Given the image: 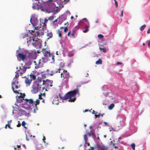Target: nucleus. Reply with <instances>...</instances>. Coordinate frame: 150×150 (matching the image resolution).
<instances>
[{
  "instance_id": "1",
  "label": "nucleus",
  "mask_w": 150,
  "mask_h": 150,
  "mask_svg": "<svg viewBox=\"0 0 150 150\" xmlns=\"http://www.w3.org/2000/svg\"><path fill=\"white\" fill-rule=\"evenodd\" d=\"M78 92V89L72 91L68 92L64 97H61V99L62 100H67L69 99L68 101L70 102H74L76 99L74 97L75 94Z\"/></svg>"
},
{
  "instance_id": "2",
  "label": "nucleus",
  "mask_w": 150,
  "mask_h": 150,
  "mask_svg": "<svg viewBox=\"0 0 150 150\" xmlns=\"http://www.w3.org/2000/svg\"><path fill=\"white\" fill-rule=\"evenodd\" d=\"M70 77V74L67 70H64L63 72L61 73V77L63 79H65L64 81L65 83H68V79Z\"/></svg>"
},
{
  "instance_id": "3",
  "label": "nucleus",
  "mask_w": 150,
  "mask_h": 150,
  "mask_svg": "<svg viewBox=\"0 0 150 150\" xmlns=\"http://www.w3.org/2000/svg\"><path fill=\"white\" fill-rule=\"evenodd\" d=\"M14 81L12 83V88L13 92L16 94L18 93V91L14 90V85H18V81L17 79H13Z\"/></svg>"
},
{
  "instance_id": "4",
  "label": "nucleus",
  "mask_w": 150,
  "mask_h": 150,
  "mask_svg": "<svg viewBox=\"0 0 150 150\" xmlns=\"http://www.w3.org/2000/svg\"><path fill=\"white\" fill-rule=\"evenodd\" d=\"M39 84L34 85L33 86V89L31 91V92L32 93L35 94L38 92L39 90Z\"/></svg>"
},
{
  "instance_id": "5",
  "label": "nucleus",
  "mask_w": 150,
  "mask_h": 150,
  "mask_svg": "<svg viewBox=\"0 0 150 150\" xmlns=\"http://www.w3.org/2000/svg\"><path fill=\"white\" fill-rule=\"evenodd\" d=\"M41 60H40L37 62L35 61H34L33 63L35 65V68L38 69L42 67V64L41 62Z\"/></svg>"
},
{
  "instance_id": "6",
  "label": "nucleus",
  "mask_w": 150,
  "mask_h": 150,
  "mask_svg": "<svg viewBox=\"0 0 150 150\" xmlns=\"http://www.w3.org/2000/svg\"><path fill=\"white\" fill-rule=\"evenodd\" d=\"M52 81L50 80L47 79L46 81L43 80L42 85H46L48 86H52Z\"/></svg>"
},
{
  "instance_id": "7",
  "label": "nucleus",
  "mask_w": 150,
  "mask_h": 150,
  "mask_svg": "<svg viewBox=\"0 0 150 150\" xmlns=\"http://www.w3.org/2000/svg\"><path fill=\"white\" fill-rule=\"evenodd\" d=\"M56 0H50L47 1L45 4L46 5H47L49 7H50V6H53L54 5V4L53 2H54L56 1Z\"/></svg>"
},
{
  "instance_id": "8",
  "label": "nucleus",
  "mask_w": 150,
  "mask_h": 150,
  "mask_svg": "<svg viewBox=\"0 0 150 150\" xmlns=\"http://www.w3.org/2000/svg\"><path fill=\"white\" fill-rule=\"evenodd\" d=\"M36 54L35 53H30L29 54L28 58L30 59H35L36 58Z\"/></svg>"
},
{
  "instance_id": "9",
  "label": "nucleus",
  "mask_w": 150,
  "mask_h": 150,
  "mask_svg": "<svg viewBox=\"0 0 150 150\" xmlns=\"http://www.w3.org/2000/svg\"><path fill=\"white\" fill-rule=\"evenodd\" d=\"M32 79L29 77L26 78L25 79V82L27 86H29L31 83Z\"/></svg>"
},
{
  "instance_id": "10",
  "label": "nucleus",
  "mask_w": 150,
  "mask_h": 150,
  "mask_svg": "<svg viewBox=\"0 0 150 150\" xmlns=\"http://www.w3.org/2000/svg\"><path fill=\"white\" fill-rule=\"evenodd\" d=\"M42 52L45 57H49L51 54L49 52L47 51L45 49H43Z\"/></svg>"
},
{
  "instance_id": "11",
  "label": "nucleus",
  "mask_w": 150,
  "mask_h": 150,
  "mask_svg": "<svg viewBox=\"0 0 150 150\" xmlns=\"http://www.w3.org/2000/svg\"><path fill=\"white\" fill-rule=\"evenodd\" d=\"M17 57H18L22 60L23 61L25 58L26 55L25 54H22V53H19L18 54Z\"/></svg>"
},
{
  "instance_id": "12",
  "label": "nucleus",
  "mask_w": 150,
  "mask_h": 150,
  "mask_svg": "<svg viewBox=\"0 0 150 150\" xmlns=\"http://www.w3.org/2000/svg\"><path fill=\"white\" fill-rule=\"evenodd\" d=\"M33 38V36L32 37H30L27 38V43L28 46L31 45L32 41Z\"/></svg>"
},
{
  "instance_id": "13",
  "label": "nucleus",
  "mask_w": 150,
  "mask_h": 150,
  "mask_svg": "<svg viewBox=\"0 0 150 150\" xmlns=\"http://www.w3.org/2000/svg\"><path fill=\"white\" fill-rule=\"evenodd\" d=\"M38 43V42L37 40H35L33 38V39H32V41L31 45H32L35 47H36V44H37Z\"/></svg>"
},
{
  "instance_id": "14",
  "label": "nucleus",
  "mask_w": 150,
  "mask_h": 150,
  "mask_svg": "<svg viewBox=\"0 0 150 150\" xmlns=\"http://www.w3.org/2000/svg\"><path fill=\"white\" fill-rule=\"evenodd\" d=\"M35 108L34 109L35 110H37L38 108H37V105H39L40 103V100L38 99H37L36 101L35 102Z\"/></svg>"
},
{
  "instance_id": "15",
  "label": "nucleus",
  "mask_w": 150,
  "mask_h": 150,
  "mask_svg": "<svg viewBox=\"0 0 150 150\" xmlns=\"http://www.w3.org/2000/svg\"><path fill=\"white\" fill-rule=\"evenodd\" d=\"M32 32L33 33L32 34V35H35V36H38L39 35V33L38 32V31H36L35 33V30H32Z\"/></svg>"
},
{
  "instance_id": "16",
  "label": "nucleus",
  "mask_w": 150,
  "mask_h": 150,
  "mask_svg": "<svg viewBox=\"0 0 150 150\" xmlns=\"http://www.w3.org/2000/svg\"><path fill=\"white\" fill-rule=\"evenodd\" d=\"M20 70H18L16 72V74L15 76V77L14 78V79H15V78H18L19 76V74L20 73L21 74H22V72H21L20 71Z\"/></svg>"
},
{
  "instance_id": "17",
  "label": "nucleus",
  "mask_w": 150,
  "mask_h": 150,
  "mask_svg": "<svg viewBox=\"0 0 150 150\" xmlns=\"http://www.w3.org/2000/svg\"><path fill=\"white\" fill-rule=\"evenodd\" d=\"M47 72L48 73V74L50 75V76L53 75L55 73V71L54 70L50 71V70H47Z\"/></svg>"
},
{
  "instance_id": "18",
  "label": "nucleus",
  "mask_w": 150,
  "mask_h": 150,
  "mask_svg": "<svg viewBox=\"0 0 150 150\" xmlns=\"http://www.w3.org/2000/svg\"><path fill=\"white\" fill-rule=\"evenodd\" d=\"M47 35L49 37V38H48V39L49 38H51L53 36V34L52 32L51 31H47Z\"/></svg>"
},
{
  "instance_id": "19",
  "label": "nucleus",
  "mask_w": 150,
  "mask_h": 150,
  "mask_svg": "<svg viewBox=\"0 0 150 150\" xmlns=\"http://www.w3.org/2000/svg\"><path fill=\"white\" fill-rule=\"evenodd\" d=\"M48 19L45 18L44 20V23H43V28H45L46 26V23H47ZM44 34V30H43V34Z\"/></svg>"
},
{
  "instance_id": "20",
  "label": "nucleus",
  "mask_w": 150,
  "mask_h": 150,
  "mask_svg": "<svg viewBox=\"0 0 150 150\" xmlns=\"http://www.w3.org/2000/svg\"><path fill=\"white\" fill-rule=\"evenodd\" d=\"M88 25H86L85 26V30H83V33H86L89 30V23H88Z\"/></svg>"
},
{
  "instance_id": "21",
  "label": "nucleus",
  "mask_w": 150,
  "mask_h": 150,
  "mask_svg": "<svg viewBox=\"0 0 150 150\" xmlns=\"http://www.w3.org/2000/svg\"><path fill=\"white\" fill-rule=\"evenodd\" d=\"M99 49L100 50L102 51L104 53L105 52L107 51L106 48L102 46L99 47Z\"/></svg>"
},
{
  "instance_id": "22",
  "label": "nucleus",
  "mask_w": 150,
  "mask_h": 150,
  "mask_svg": "<svg viewBox=\"0 0 150 150\" xmlns=\"http://www.w3.org/2000/svg\"><path fill=\"white\" fill-rule=\"evenodd\" d=\"M102 63V61L101 59H99L98 61H96V64H101Z\"/></svg>"
},
{
  "instance_id": "23",
  "label": "nucleus",
  "mask_w": 150,
  "mask_h": 150,
  "mask_svg": "<svg viewBox=\"0 0 150 150\" xmlns=\"http://www.w3.org/2000/svg\"><path fill=\"white\" fill-rule=\"evenodd\" d=\"M57 19H55L54 21H52V24L53 26H56L57 25Z\"/></svg>"
},
{
  "instance_id": "24",
  "label": "nucleus",
  "mask_w": 150,
  "mask_h": 150,
  "mask_svg": "<svg viewBox=\"0 0 150 150\" xmlns=\"http://www.w3.org/2000/svg\"><path fill=\"white\" fill-rule=\"evenodd\" d=\"M30 77L29 78L32 79V80H35L36 79V76L34 75L31 74L30 75Z\"/></svg>"
},
{
  "instance_id": "25",
  "label": "nucleus",
  "mask_w": 150,
  "mask_h": 150,
  "mask_svg": "<svg viewBox=\"0 0 150 150\" xmlns=\"http://www.w3.org/2000/svg\"><path fill=\"white\" fill-rule=\"evenodd\" d=\"M84 139L85 140V142H86L88 141V137L87 134H85L83 136Z\"/></svg>"
},
{
  "instance_id": "26",
  "label": "nucleus",
  "mask_w": 150,
  "mask_h": 150,
  "mask_svg": "<svg viewBox=\"0 0 150 150\" xmlns=\"http://www.w3.org/2000/svg\"><path fill=\"white\" fill-rule=\"evenodd\" d=\"M115 105L113 103H111L108 107V108L110 110L112 109L114 107Z\"/></svg>"
},
{
  "instance_id": "27",
  "label": "nucleus",
  "mask_w": 150,
  "mask_h": 150,
  "mask_svg": "<svg viewBox=\"0 0 150 150\" xmlns=\"http://www.w3.org/2000/svg\"><path fill=\"white\" fill-rule=\"evenodd\" d=\"M104 115V113H103V114H101L100 113H99L98 115H95V117L96 118L97 117H100V116H101V117H103V115Z\"/></svg>"
},
{
  "instance_id": "28",
  "label": "nucleus",
  "mask_w": 150,
  "mask_h": 150,
  "mask_svg": "<svg viewBox=\"0 0 150 150\" xmlns=\"http://www.w3.org/2000/svg\"><path fill=\"white\" fill-rule=\"evenodd\" d=\"M43 11L46 13H50V11L48 10V8H43Z\"/></svg>"
},
{
  "instance_id": "29",
  "label": "nucleus",
  "mask_w": 150,
  "mask_h": 150,
  "mask_svg": "<svg viewBox=\"0 0 150 150\" xmlns=\"http://www.w3.org/2000/svg\"><path fill=\"white\" fill-rule=\"evenodd\" d=\"M62 31L59 30H58L57 33L58 34L59 36V37H61L62 36Z\"/></svg>"
},
{
  "instance_id": "30",
  "label": "nucleus",
  "mask_w": 150,
  "mask_h": 150,
  "mask_svg": "<svg viewBox=\"0 0 150 150\" xmlns=\"http://www.w3.org/2000/svg\"><path fill=\"white\" fill-rule=\"evenodd\" d=\"M146 26V25L145 24H144L140 28V30L141 31L143 30L145 28Z\"/></svg>"
},
{
  "instance_id": "31",
  "label": "nucleus",
  "mask_w": 150,
  "mask_h": 150,
  "mask_svg": "<svg viewBox=\"0 0 150 150\" xmlns=\"http://www.w3.org/2000/svg\"><path fill=\"white\" fill-rule=\"evenodd\" d=\"M86 133L87 134L89 137H91V136H94V134L93 133L86 132Z\"/></svg>"
},
{
  "instance_id": "32",
  "label": "nucleus",
  "mask_w": 150,
  "mask_h": 150,
  "mask_svg": "<svg viewBox=\"0 0 150 150\" xmlns=\"http://www.w3.org/2000/svg\"><path fill=\"white\" fill-rule=\"evenodd\" d=\"M131 146L133 150H135V144L134 143H132L131 145Z\"/></svg>"
},
{
  "instance_id": "33",
  "label": "nucleus",
  "mask_w": 150,
  "mask_h": 150,
  "mask_svg": "<svg viewBox=\"0 0 150 150\" xmlns=\"http://www.w3.org/2000/svg\"><path fill=\"white\" fill-rule=\"evenodd\" d=\"M28 102L30 104H32V105H33V100L32 99H29L28 100Z\"/></svg>"
},
{
  "instance_id": "34",
  "label": "nucleus",
  "mask_w": 150,
  "mask_h": 150,
  "mask_svg": "<svg viewBox=\"0 0 150 150\" xmlns=\"http://www.w3.org/2000/svg\"><path fill=\"white\" fill-rule=\"evenodd\" d=\"M61 69L60 68L58 69H56L55 70V73H60V71L61 70Z\"/></svg>"
},
{
  "instance_id": "35",
  "label": "nucleus",
  "mask_w": 150,
  "mask_h": 150,
  "mask_svg": "<svg viewBox=\"0 0 150 150\" xmlns=\"http://www.w3.org/2000/svg\"><path fill=\"white\" fill-rule=\"evenodd\" d=\"M54 18V16H50L48 18V20H50V21H52L53 20Z\"/></svg>"
},
{
  "instance_id": "36",
  "label": "nucleus",
  "mask_w": 150,
  "mask_h": 150,
  "mask_svg": "<svg viewBox=\"0 0 150 150\" xmlns=\"http://www.w3.org/2000/svg\"><path fill=\"white\" fill-rule=\"evenodd\" d=\"M60 66V67L61 68H62L64 66V64L63 63H61L59 65Z\"/></svg>"
},
{
  "instance_id": "37",
  "label": "nucleus",
  "mask_w": 150,
  "mask_h": 150,
  "mask_svg": "<svg viewBox=\"0 0 150 150\" xmlns=\"http://www.w3.org/2000/svg\"><path fill=\"white\" fill-rule=\"evenodd\" d=\"M49 57L52 58V59L53 61L54 62V56L52 54H51Z\"/></svg>"
},
{
  "instance_id": "38",
  "label": "nucleus",
  "mask_w": 150,
  "mask_h": 150,
  "mask_svg": "<svg viewBox=\"0 0 150 150\" xmlns=\"http://www.w3.org/2000/svg\"><path fill=\"white\" fill-rule=\"evenodd\" d=\"M98 37L100 39H102L103 38V36L101 34H99L98 35Z\"/></svg>"
},
{
  "instance_id": "39",
  "label": "nucleus",
  "mask_w": 150,
  "mask_h": 150,
  "mask_svg": "<svg viewBox=\"0 0 150 150\" xmlns=\"http://www.w3.org/2000/svg\"><path fill=\"white\" fill-rule=\"evenodd\" d=\"M25 123L24 121H23L22 122V125L25 128H26V127H25Z\"/></svg>"
},
{
  "instance_id": "40",
  "label": "nucleus",
  "mask_w": 150,
  "mask_h": 150,
  "mask_svg": "<svg viewBox=\"0 0 150 150\" xmlns=\"http://www.w3.org/2000/svg\"><path fill=\"white\" fill-rule=\"evenodd\" d=\"M42 93H41L39 95L38 99H40V100H42V99H43L42 98Z\"/></svg>"
},
{
  "instance_id": "41",
  "label": "nucleus",
  "mask_w": 150,
  "mask_h": 150,
  "mask_svg": "<svg viewBox=\"0 0 150 150\" xmlns=\"http://www.w3.org/2000/svg\"><path fill=\"white\" fill-rule=\"evenodd\" d=\"M23 71L22 73H24L26 71V69H27V67H23Z\"/></svg>"
},
{
  "instance_id": "42",
  "label": "nucleus",
  "mask_w": 150,
  "mask_h": 150,
  "mask_svg": "<svg viewBox=\"0 0 150 150\" xmlns=\"http://www.w3.org/2000/svg\"><path fill=\"white\" fill-rule=\"evenodd\" d=\"M114 1L115 2V6L116 8H117L118 7V3L117 1L116 0H114Z\"/></svg>"
},
{
  "instance_id": "43",
  "label": "nucleus",
  "mask_w": 150,
  "mask_h": 150,
  "mask_svg": "<svg viewBox=\"0 0 150 150\" xmlns=\"http://www.w3.org/2000/svg\"><path fill=\"white\" fill-rule=\"evenodd\" d=\"M64 31L65 33H66L68 30V28L67 27H66L64 28Z\"/></svg>"
},
{
  "instance_id": "44",
  "label": "nucleus",
  "mask_w": 150,
  "mask_h": 150,
  "mask_svg": "<svg viewBox=\"0 0 150 150\" xmlns=\"http://www.w3.org/2000/svg\"><path fill=\"white\" fill-rule=\"evenodd\" d=\"M97 113V112H95V111L94 110H93L92 111V113L93 114H95V115H96V114Z\"/></svg>"
},
{
  "instance_id": "45",
  "label": "nucleus",
  "mask_w": 150,
  "mask_h": 150,
  "mask_svg": "<svg viewBox=\"0 0 150 150\" xmlns=\"http://www.w3.org/2000/svg\"><path fill=\"white\" fill-rule=\"evenodd\" d=\"M147 45H148V47L150 48V40L149 41H148V42Z\"/></svg>"
},
{
  "instance_id": "46",
  "label": "nucleus",
  "mask_w": 150,
  "mask_h": 150,
  "mask_svg": "<svg viewBox=\"0 0 150 150\" xmlns=\"http://www.w3.org/2000/svg\"><path fill=\"white\" fill-rule=\"evenodd\" d=\"M11 121H12V120H11L8 121V125H10V124H11Z\"/></svg>"
},
{
  "instance_id": "47",
  "label": "nucleus",
  "mask_w": 150,
  "mask_h": 150,
  "mask_svg": "<svg viewBox=\"0 0 150 150\" xmlns=\"http://www.w3.org/2000/svg\"><path fill=\"white\" fill-rule=\"evenodd\" d=\"M123 10H122L121 12V14L120 16L121 17H122L123 16Z\"/></svg>"
},
{
  "instance_id": "48",
  "label": "nucleus",
  "mask_w": 150,
  "mask_h": 150,
  "mask_svg": "<svg viewBox=\"0 0 150 150\" xmlns=\"http://www.w3.org/2000/svg\"><path fill=\"white\" fill-rule=\"evenodd\" d=\"M14 87H15L16 88V89H18L19 88L18 85H14Z\"/></svg>"
},
{
  "instance_id": "49",
  "label": "nucleus",
  "mask_w": 150,
  "mask_h": 150,
  "mask_svg": "<svg viewBox=\"0 0 150 150\" xmlns=\"http://www.w3.org/2000/svg\"><path fill=\"white\" fill-rule=\"evenodd\" d=\"M71 35L72 37L74 38L75 37V35H74V33H72Z\"/></svg>"
},
{
  "instance_id": "50",
  "label": "nucleus",
  "mask_w": 150,
  "mask_h": 150,
  "mask_svg": "<svg viewBox=\"0 0 150 150\" xmlns=\"http://www.w3.org/2000/svg\"><path fill=\"white\" fill-rule=\"evenodd\" d=\"M147 33L148 34H149L150 33V28H149L147 30Z\"/></svg>"
},
{
  "instance_id": "51",
  "label": "nucleus",
  "mask_w": 150,
  "mask_h": 150,
  "mask_svg": "<svg viewBox=\"0 0 150 150\" xmlns=\"http://www.w3.org/2000/svg\"><path fill=\"white\" fill-rule=\"evenodd\" d=\"M94 148L93 147H91L90 149H89L88 150H93L94 149Z\"/></svg>"
},
{
  "instance_id": "52",
  "label": "nucleus",
  "mask_w": 150,
  "mask_h": 150,
  "mask_svg": "<svg viewBox=\"0 0 150 150\" xmlns=\"http://www.w3.org/2000/svg\"><path fill=\"white\" fill-rule=\"evenodd\" d=\"M71 31H69L67 34V35L68 36H69L71 34Z\"/></svg>"
},
{
  "instance_id": "53",
  "label": "nucleus",
  "mask_w": 150,
  "mask_h": 150,
  "mask_svg": "<svg viewBox=\"0 0 150 150\" xmlns=\"http://www.w3.org/2000/svg\"><path fill=\"white\" fill-rule=\"evenodd\" d=\"M21 126V124L20 123H18V124L17 125V126L18 127H20Z\"/></svg>"
},
{
  "instance_id": "54",
  "label": "nucleus",
  "mask_w": 150,
  "mask_h": 150,
  "mask_svg": "<svg viewBox=\"0 0 150 150\" xmlns=\"http://www.w3.org/2000/svg\"><path fill=\"white\" fill-rule=\"evenodd\" d=\"M117 65H121V64H122V63L118 62L117 63Z\"/></svg>"
},
{
  "instance_id": "55",
  "label": "nucleus",
  "mask_w": 150,
  "mask_h": 150,
  "mask_svg": "<svg viewBox=\"0 0 150 150\" xmlns=\"http://www.w3.org/2000/svg\"><path fill=\"white\" fill-rule=\"evenodd\" d=\"M104 124H105V125H107V126H108V123L106 122H104Z\"/></svg>"
},
{
  "instance_id": "56",
  "label": "nucleus",
  "mask_w": 150,
  "mask_h": 150,
  "mask_svg": "<svg viewBox=\"0 0 150 150\" xmlns=\"http://www.w3.org/2000/svg\"><path fill=\"white\" fill-rule=\"evenodd\" d=\"M58 96L57 95H55L54 96V98H55L56 99H57V100H58Z\"/></svg>"
},
{
  "instance_id": "57",
  "label": "nucleus",
  "mask_w": 150,
  "mask_h": 150,
  "mask_svg": "<svg viewBox=\"0 0 150 150\" xmlns=\"http://www.w3.org/2000/svg\"><path fill=\"white\" fill-rule=\"evenodd\" d=\"M85 143L87 144L88 146H90V143H88V141L86 142H85Z\"/></svg>"
},
{
  "instance_id": "58",
  "label": "nucleus",
  "mask_w": 150,
  "mask_h": 150,
  "mask_svg": "<svg viewBox=\"0 0 150 150\" xmlns=\"http://www.w3.org/2000/svg\"><path fill=\"white\" fill-rule=\"evenodd\" d=\"M81 23H82V21H80L79 22V23H78V25H81Z\"/></svg>"
},
{
  "instance_id": "59",
  "label": "nucleus",
  "mask_w": 150,
  "mask_h": 150,
  "mask_svg": "<svg viewBox=\"0 0 150 150\" xmlns=\"http://www.w3.org/2000/svg\"><path fill=\"white\" fill-rule=\"evenodd\" d=\"M82 20L83 21H88L86 18H83V19Z\"/></svg>"
},
{
  "instance_id": "60",
  "label": "nucleus",
  "mask_w": 150,
  "mask_h": 150,
  "mask_svg": "<svg viewBox=\"0 0 150 150\" xmlns=\"http://www.w3.org/2000/svg\"><path fill=\"white\" fill-rule=\"evenodd\" d=\"M42 90L43 91H44V90H45V91H47V89L45 87H43L42 88Z\"/></svg>"
},
{
  "instance_id": "61",
  "label": "nucleus",
  "mask_w": 150,
  "mask_h": 150,
  "mask_svg": "<svg viewBox=\"0 0 150 150\" xmlns=\"http://www.w3.org/2000/svg\"><path fill=\"white\" fill-rule=\"evenodd\" d=\"M45 140V138L44 136L43 137V138L42 139V140L43 141H44Z\"/></svg>"
},
{
  "instance_id": "62",
  "label": "nucleus",
  "mask_w": 150,
  "mask_h": 150,
  "mask_svg": "<svg viewBox=\"0 0 150 150\" xmlns=\"http://www.w3.org/2000/svg\"><path fill=\"white\" fill-rule=\"evenodd\" d=\"M29 99H25V100L27 102H28V100H29Z\"/></svg>"
},
{
  "instance_id": "63",
  "label": "nucleus",
  "mask_w": 150,
  "mask_h": 150,
  "mask_svg": "<svg viewBox=\"0 0 150 150\" xmlns=\"http://www.w3.org/2000/svg\"><path fill=\"white\" fill-rule=\"evenodd\" d=\"M96 23H99V21H98V19H97V20L96 21Z\"/></svg>"
},
{
  "instance_id": "64",
  "label": "nucleus",
  "mask_w": 150,
  "mask_h": 150,
  "mask_svg": "<svg viewBox=\"0 0 150 150\" xmlns=\"http://www.w3.org/2000/svg\"><path fill=\"white\" fill-rule=\"evenodd\" d=\"M16 146L17 148H20L21 147V146L18 145Z\"/></svg>"
}]
</instances>
